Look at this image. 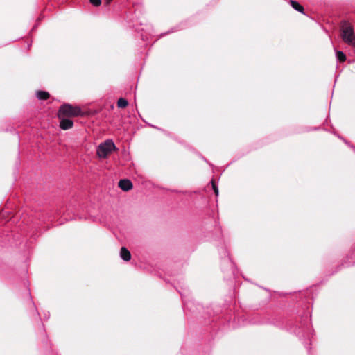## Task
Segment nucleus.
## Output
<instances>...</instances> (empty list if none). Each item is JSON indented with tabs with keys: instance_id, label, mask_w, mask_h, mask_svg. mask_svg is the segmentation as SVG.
<instances>
[{
	"instance_id": "obj_14",
	"label": "nucleus",
	"mask_w": 355,
	"mask_h": 355,
	"mask_svg": "<svg viewBox=\"0 0 355 355\" xmlns=\"http://www.w3.org/2000/svg\"><path fill=\"white\" fill-rule=\"evenodd\" d=\"M354 48H355V44L353 46Z\"/></svg>"
},
{
	"instance_id": "obj_4",
	"label": "nucleus",
	"mask_w": 355,
	"mask_h": 355,
	"mask_svg": "<svg viewBox=\"0 0 355 355\" xmlns=\"http://www.w3.org/2000/svg\"><path fill=\"white\" fill-rule=\"evenodd\" d=\"M118 186L124 191H128L132 188V183L130 180L122 179L119 180Z\"/></svg>"
},
{
	"instance_id": "obj_2",
	"label": "nucleus",
	"mask_w": 355,
	"mask_h": 355,
	"mask_svg": "<svg viewBox=\"0 0 355 355\" xmlns=\"http://www.w3.org/2000/svg\"><path fill=\"white\" fill-rule=\"evenodd\" d=\"M341 37L347 44L352 46L355 44V33L353 27L345 21L341 23Z\"/></svg>"
},
{
	"instance_id": "obj_12",
	"label": "nucleus",
	"mask_w": 355,
	"mask_h": 355,
	"mask_svg": "<svg viewBox=\"0 0 355 355\" xmlns=\"http://www.w3.org/2000/svg\"><path fill=\"white\" fill-rule=\"evenodd\" d=\"M89 2L94 6H99L101 5V0H89Z\"/></svg>"
},
{
	"instance_id": "obj_5",
	"label": "nucleus",
	"mask_w": 355,
	"mask_h": 355,
	"mask_svg": "<svg viewBox=\"0 0 355 355\" xmlns=\"http://www.w3.org/2000/svg\"><path fill=\"white\" fill-rule=\"evenodd\" d=\"M60 119V127L62 130H69L71 129L73 125V122L69 119H65V117H63Z\"/></svg>"
},
{
	"instance_id": "obj_8",
	"label": "nucleus",
	"mask_w": 355,
	"mask_h": 355,
	"mask_svg": "<svg viewBox=\"0 0 355 355\" xmlns=\"http://www.w3.org/2000/svg\"><path fill=\"white\" fill-rule=\"evenodd\" d=\"M37 97L40 100H47L50 97V94L49 92L45 91H37Z\"/></svg>"
},
{
	"instance_id": "obj_13",
	"label": "nucleus",
	"mask_w": 355,
	"mask_h": 355,
	"mask_svg": "<svg viewBox=\"0 0 355 355\" xmlns=\"http://www.w3.org/2000/svg\"><path fill=\"white\" fill-rule=\"evenodd\" d=\"M112 0H105V4L108 6Z\"/></svg>"
},
{
	"instance_id": "obj_9",
	"label": "nucleus",
	"mask_w": 355,
	"mask_h": 355,
	"mask_svg": "<svg viewBox=\"0 0 355 355\" xmlns=\"http://www.w3.org/2000/svg\"><path fill=\"white\" fill-rule=\"evenodd\" d=\"M128 105V102L123 98H120L117 101V106L119 108H125Z\"/></svg>"
},
{
	"instance_id": "obj_6",
	"label": "nucleus",
	"mask_w": 355,
	"mask_h": 355,
	"mask_svg": "<svg viewBox=\"0 0 355 355\" xmlns=\"http://www.w3.org/2000/svg\"><path fill=\"white\" fill-rule=\"evenodd\" d=\"M120 256L125 261H128L131 259V254L125 247L121 248Z\"/></svg>"
},
{
	"instance_id": "obj_7",
	"label": "nucleus",
	"mask_w": 355,
	"mask_h": 355,
	"mask_svg": "<svg viewBox=\"0 0 355 355\" xmlns=\"http://www.w3.org/2000/svg\"><path fill=\"white\" fill-rule=\"evenodd\" d=\"M290 3L291 5V6L296 10L303 13L304 12V8L302 6H301L298 2L295 1H293V0H291L290 1Z\"/></svg>"
},
{
	"instance_id": "obj_11",
	"label": "nucleus",
	"mask_w": 355,
	"mask_h": 355,
	"mask_svg": "<svg viewBox=\"0 0 355 355\" xmlns=\"http://www.w3.org/2000/svg\"><path fill=\"white\" fill-rule=\"evenodd\" d=\"M211 183L212 188H213L215 195L216 196H218L219 191H218V187L216 186V184L215 183V181L214 180H211Z\"/></svg>"
},
{
	"instance_id": "obj_3",
	"label": "nucleus",
	"mask_w": 355,
	"mask_h": 355,
	"mask_svg": "<svg viewBox=\"0 0 355 355\" xmlns=\"http://www.w3.org/2000/svg\"><path fill=\"white\" fill-rule=\"evenodd\" d=\"M116 150V147L112 140H106L97 148L96 154L100 158H106L111 153Z\"/></svg>"
},
{
	"instance_id": "obj_1",
	"label": "nucleus",
	"mask_w": 355,
	"mask_h": 355,
	"mask_svg": "<svg viewBox=\"0 0 355 355\" xmlns=\"http://www.w3.org/2000/svg\"><path fill=\"white\" fill-rule=\"evenodd\" d=\"M82 115L83 112L80 107L73 106L68 103H64L61 105L58 112V117L59 119L63 117H75Z\"/></svg>"
},
{
	"instance_id": "obj_10",
	"label": "nucleus",
	"mask_w": 355,
	"mask_h": 355,
	"mask_svg": "<svg viewBox=\"0 0 355 355\" xmlns=\"http://www.w3.org/2000/svg\"><path fill=\"white\" fill-rule=\"evenodd\" d=\"M336 55L340 62H343L346 60V55L342 51H337Z\"/></svg>"
}]
</instances>
